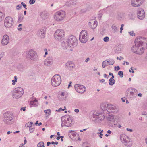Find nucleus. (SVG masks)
Here are the masks:
<instances>
[{
    "mask_svg": "<svg viewBox=\"0 0 147 147\" xmlns=\"http://www.w3.org/2000/svg\"><path fill=\"white\" fill-rule=\"evenodd\" d=\"M126 130L127 131H129L130 132H132L133 131V130L132 129L128 128H127Z\"/></svg>",
    "mask_w": 147,
    "mask_h": 147,
    "instance_id": "52",
    "label": "nucleus"
},
{
    "mask_svg": "<svg viewBox=\"0 0 147 147\" xmlns=\"http://www.w3.org/2000/svg\"><path fill=\"white\" fill-rule=\"evenodd\" d=\"M66 42L69 46H76L78 43V40L76 37L74 36L71 35L69 36L66 38Z\"/></svg>",
    "mask_w": 147,
    "mask_h": 147,
    "instance_id": "2",
    "label": "nucleus"
},
{
    "mask_svg": "<svg viewBox=\"0 0 147 147\" xmlns=\"http://www.w3.org/2000/svg\"><path fill=\"white\" fill-rule=\"evenodd\" d=\"M107 76L106 74H104V76L105 78H106L107 79H108V77H109V76H108V77H107Z\"/></svg>",
    "mask_w": 147,
    "mask_h": 147,
    "instance_id": "57",
    "label": "nucleus"
},
{
    "mask_svg": "<svg viewBox=\"0 0 147 147\" xmlns=\"http://www.w3.org/2000/svg\"><path fill=\"white\" fill-rule=\"evenodd\" d=\"M31 126V125H29V124L28 123H27L25 125V127H29Z\"/></svg>",
    "mask_w": 147,
    "mask_h": 147,
    "instance_id": "51",
    "label": "nucleus"
},
{
    "mask_svg": "<svg viewBox=\"0 0 147 147\" xmlns=\"http://www.w3.org/2000/svg\"><path fill=\"white\" fill-rule=\"evenodd\" d=\"M63 11H60L56 12L54 15V18L57 21H61L64 18Z\"/></svg>",
    "mask_w": 147,
    "mask_h": 147,
    "instance_id": "11",
    "label": "nucleus"
},
{
    "mask_svg": "<svg viewBox=\"0 0 147 147\" xmlns=\"http://www.w3.org/2000/svg\"><path fill=\"white\" fill-rule=\"evenodd\" d=\"M35 2V0H30L29 3L30 4H33Z\"/></svg>",
    "mask_w": 147,
    "mask_h": 147,
    "instance_id": "42",
    "label": "nucleus"
},
{
    "mask_svg": "<svg viewBox=\"0 0 147 147\" xmlns=\"http://www.w3.org/2000/svg\"><path fill=\"white\" fill-rule=\"evenodd\" d=\"M43 51L45 52V55L43 56V57H45L46 55L48 54V51H47V49H44Z\"/></svg>",
    "mask_w": 147,
    "mask_h": 147,
    "instance_id": "38",
    "label": "nucleus"
},
{
    "mask_svg": "<svg viewBox=\"0 0 147 147\" xmlns=\"http://www.w3.org/2000/svg\"><path fill=\"white\" fill-rule=\"evenodd\" d=\"M97 134L99 135V136L100 138H102V136H103V134L101 133H97Z\"/></svg>",
    "mask_w": 147,
    "mask_h": 147,
    "instance_id": "50",
    "label": "nucleus"
},
{
    "mask_svg": "<svg viewBox=\"0 0 147 147\" xmlns=\"http://www.w3.org/2000/svg\"><path fill=\"white\" fill-rule=\"evenodd\" d=\"M71 83H72V82H71V81H70V82L69 84L68 85V89L69 88V87L71 86Z\"/></svg>",
    "mask_w": 147,
    "mask_h": 147,
    "instance_id": "59",
    "label": "nucleus"
},
{
    "mask_svg": "<svg viewBox=\"0 0 147 147\" xmlns=\"http://www.w3.org/2000/svg\"><path fill=\"white\" fill-rule=\"evenodd\" d=\"M38 147H45L44 144L43 142H40L37 144Z\"/></svg>",
    "mask_w": 147,
    "mask_h": 147,
    "instance_id": "33",
    "label": "nucleus"
},
{
    "mask_svg": "<svg viewBox=\"0 0 147 147\" xmlns=\"http://www.w3.org/2000/svg\"><path fill=\"white\" fill-rule=\"evenodd\" d=\"M65 65L66 68L69 70L73 69L75 67V64L71 61L67 62L66 63Z\"/></svg>",
    "mask_w": 147,
    "mask_h": 147,
    "instance_id": "22",
    "label": "nucleus"
},
{
    "mask_svg": "<svg viewBox=\"0 0 147 147\" xmlns=\"http://www.w3.org/2000/svg\"><path fill=\"white\" fill-rule=\"evenodd\" d=\"M129 34L130 35L132 36H135V34L134 33V32L133 31H131V32H129Z\"/></svg>",
    "mask_w": 147,
    "mask_h": 147,
    "instance_id": "37",
    "label": "nucleus"
},
{
    "mask_svg": "<svg viewBox=\"0 0 147 147\" xmlns=\"http://www.w3.org/2000/svg\"><path fill=\"white\" fill-rule=\"evenodd\" d=\"M19 147H24V146L23 144H22L20 145Z\"/></svg>",
    "mask_w": 147,
    "mask_h": 147,
    "instance_id": "64",
    "label": "nucleus"
},
{
    "mask_svg": "<svg viewBox=\"0 0 147 147\" xmlns=\"http://www.w3.org/2000/svg\"><path fill=\"white\" fill-rule=\"evenodd\" d=\"M121 100H122L123 102H125V99H124L123 98H121Z\"/></svg>",
    "mask_w": 147,
    "mask_h": 147,
    "instance_id": "63",
    "label": "nucleus"
},
{
    "mask_svg": "<svg viewBox=\"0 0 147 147\" xmlns=\"http://www.w3.org/2000/svg\"><path fill=\"white\" fill-rule=\"evenodd\" d=\"M64 111V109H62L61 108H60L59 109L57 110H56V111H58V112H61V111Z\"/></svg>",
    "mask_w": 147,
    "mask_h": 147,
    "instance_id": "47",
    "label": "nucleus"
},
{
    "mask_svg": "<svg viewBox=\"0 0 147 147\" xmlns=\"http://www.w3.org/2000/svg\"><path fill=\"white\" fill-rule=\"evenodd\" d=\"M77 0H69L65 3V5L70 6L71 5H76L77 3Z\"/></svg>",
    "mask_w": 147,
    "mask_h": 147,
    "instance_id": "24",
    "label": "nucleus"
},
{
    "mask_svg": "<svg viewBox=\"0 0 147 147\" xmlns=\"http://www.w3.org/2000/svg\"><path fill=\"white\" fill-rule=\"evenodd\" d=\"M21 4L23 5V6L24 7V8L26 9H27V8H26L27 6L26 4L24 3L23 2H22Z\"/></svg>",
    "mask_w": 147,
    "mask_h": 147,
    "instance_id": "45",
    "label": "nucleus"
},
{
    "mask_svg": "<svg viewBox=\"0 0 147 147\" xmlns=\"http://www.w3.org/2000/svg\"><path fill=\"white\" fill-rule=\"evenodd\" d=\"M61 119L62 121V124L61 125V126L62 127H63L64 126V116H63L61 118Z\"/></svg>",
    "mask_w": 147,
    "mask_h": 147,
    "instance_id": "34",
    "label": "nucleus"
},
{
    "mask_svg": "<svg viewBox=\"0 0 147 147\" xmlns=\"http://www.w3.org/2000/svg\"><path fill=\"white\" fill-rule=\"evenodd\" d=\"M126 63L127 65L129 64V63L127 61H124V63H123V65H125V63Z\"/></svg>",
    "mask_w": 147,
    "mask_h": 147,
    "instance_id": "53",
    "label": "nucleus"
},
{
    "mask_svg": "<svg viewBox=\"0 0 147 147\" xmlns=\"http://www.w3.org/2000/svg\"><path fill=\"white\" fill-rule=\"evenodd\" d=\"M88 25L90 28L92 29H94L97 25V22L96 20H91V21L89 22Z\"/></svg>",
    "mask_w": 147,
    "mask_h": 147,
    "instance_id": "23",
    "label": "nucleus"
},
{
    "mask_svg": "<svg viewBox=\"0 0 147 147\" xmlns=\"http://www.w3.org/2000/svg\"><path fill=\"white\" fill-rule=\"evenodd\" d=\"M9 37L7 35H5L3 37L1 43L3 45H7L9 42Z\"/></svg>",
    "mask_w": 147,
    "mask_h": 147,
    "instance_id": "21",
    "label": "nucleus"
},
{
    "mask_svg": "<svg viewBox=\"0 0 147 147\" xmlns=\"http://www.w3.org/2000/svg\"><path fill=\"white\" fill-rule=\"evenodd\" d=\"M38 34L41 38H44L45 36V31L44 29H42L38 31Z\"/></svg>",
    "mask_w": 147,
    "mask_h": 147,
    "instance_id": "26",
    "label": "nucleus"
},
{
    "mask_svg": "<svg viewBox=\"0 0 147 147\" xmlns=\"http://www.w3.org/2000/svg\"><path fill=\"white\" fill-rule=\"evenodd\" d=\"M100 82L103 83L105 82V80L104 79H102L100 80Z\"/></svg>",
    "mask_w": 147,
    "mask_h": 147,
    "instance_id": "58",
    "label": "nucleus"
},
{
    "mask_svg": "<svg viewBox=\"0 0 147 147\" xmlns=\"http://www.w3.org/2000/svg\"><path fill=\"white\" fill-rule=\"evenodd\" d=\"M109 38L108 37L106 36L104 38L103 40L104 42H107L109 41Z\"/></svg>",
    "mask_w": 147,
    "mask_h": 147,
    "instance_id": "39",
    "label": "nucleus"
},
{
    "mask_svg": "<svg viewBox=\"0 0 147 147\" xmlns=\"http://www.w3.org/2000/svg\"><path fill=\"white\" fill-rule=\"evenodd\" d=\"M34 130V126L31 125L29 128L30 132V133L33 132Z\"/></svg>",
    "mask_w": 147,
    "mask_h": 147,
    "instance_id": "35",
    "label": "nucleus"
},
{
    "mask_svg": "<svg viewBox=\"0 0 147 147\" xmlns=\"http://www.w3.org/2000/svg\"><path fill=\"white\" fill-rule=\"evenodd\" d=\"M115 63L112 59H109L103 61L102 63V67L104 68L106 66L113 65Z\"/></svg>",
    "mask_w": 147,
    "mask_h": 147,
    "instance_id": "16",
    "label": "nucleus"
},
{
    "mask_svg": "<svg viewBox=\"0 0 147 147\" xmlns=\"http://www.w3.org/2000/svg\"><path fill=\"white\" fill-rule=\"evenodd\" d=\"M100 107L102 110L105 111L107 110V111H108V110H107V107L106 105L104 104H101L100 106Z\"/></svg>",
    "mask_w": 147,
    "mask_h": 147,
    "instance_id": "30",
    "label": "nucleus"
},
{
    "mask_svg": "<svg viewBox=\"0 0 147 147\" xmlns=\"http://www.w3.org/2000/svg\"><path fill=\"white\" fill-rule=\"evenodd\" d=\"M80 41L82 43H86L88 39V34L87 31L86 30H83L80 33L79 36Z\"/></svg>",
    "mask_w": 147,
    "mask_h": 147,
    "instance_id": "4",
    "label": "nucleus"
},
{
    "mask_svg": "<svg viewBox=\"0 0 147 147\" xmlns=\"http://www.w3.org/2000/svg\"><path fill=\"white\" fill-rule=\"evenodd\" d=\"M12 84L13 85H14L15 84V82H17V81H16L15 80H12Z\"/></svg>",
    "mask_w": 147,
    "mask_h": 147,
    "instance_id": "54",
    "label": "nucleus"
},
{
    "mask_svg": "<svg viewBox=\"0 0 147 147\" xmlns=\"http://www.w3.org/2000/svg\"><path fill=\"white\" fill-rule=\"evenodd\" d=\"M111 28L113 33H116L118 32L117 28L115 24H113L111 26Z\"/></svg>",
    "mask_w": 147,
    "mask_h": 147,
    "instance_id": "28",
    "label": "nucleus"
},
{
    "mask_svg": "<svg viewBox=\"0 0 147 147\" xmlns=\"http://www.w3.org/2000/svg\"><path fill=\"white\" fill-rule=\"evenodd\" d=\"M74 88L76 91L80 93H83L86 91V87L82 85L75 84Z\"/></svg>",
    "mask_w": 147,
    "mask_h": 147,
    "instance_id": "12",
    "label": "nucleus"
},
{
    "mask_svg": "<svg viewBox=\"0 0 147 147\" xmlns=\"http://www.w3.org/2000/svg\"><path fill=\"white\" fill-rule=\"evenodd\" d=\"M61 82V79L59 74H55L51 80V84L53 87H56L59 86Z\"/></svg>",
    "mask_w": 147,
    "mask_h": 147,
    "instance_id": "1",
    "label": "nucleus"
},
{
    "mask_svg": "<svg viewBox=\"0 0 147 147\" xmlns=\"http://www.w3.org/2000/svg\"><path fill=\"white\" fill-rule=\"evenodd\" d=\"M121 50V49L119 47L117 48L115 51L116 53H119Z\"/></svg>",
    "mask_w": 147,
    "mask_h": 147,
    "instance_id": "44",
    "label": "nucleus"
},
{
    "mask_svg": "<svg viewBox=\"0 0 147 147\" xmlns=\"http://www.w3.org/2000/svg\"><path fill=\"white\" fill-rule=\"evenodd\" d=\"M38 101L36 99L30 102V105L31 106H36L38 105Z\"/></svg>",
    "mask_w": 147,
    "mask_h": 147,
    "instance_id": "27",
    "label": "nucleus"
},
{
    "mask_svg": "<svg viewBox=\"0 0 147 147\" xmlns=\"http://www.w3.org/2000/svg\"><path fill=\"white\" fill-rule=\"evenodd\" d=\"M44 112L47 115V116H49L51 115V111L49 109L45 110Z\"/></svg>",
    "mask_w": 147,
    "mask_h": 147,
    "instance_id": "32",
    "label": "nucleus"
},
{
    "mask_svg": "<svg viewBox=\"0 0 147 147\" xmlns=\"http://www.w3.org/2000/svg\"><path fill=\"white\" fill-rule=\"evenodd\" d=\"M64 92H61V93L59 92L58 96L59 99L60 100H63L64 98Z\"/></svg>",
    "mask_w": 147,
    "mask_h": 147,
    "instance_id": "29",
    "label": "nucleus"
},
{
    "mask_svg": "<svg viewBox=\"0 0 147 147\" xmlns=\"http://www.w3.org/2000/svg\"><path fill=\"white\" fill-rule=\"evenodd\" d=\"M144 0H132L131 4L134 7L140 6L143 2Z\"/></svg>",
    "mask_w": 147,
    "mask_h": 147,
    "instance_id": "19",
    "label": "nucleus"
},
{
    "mask_svg": "<svg viewBox=\"0 0 147 147\" xmlns=\"http://www.w3.org/2000/svg\"><path fill=\"white\" fill-rule=\"evenodd\" d=\"M64 34V31L61 29H58L56 30L54 34L55 38L59 41L61 40L63 37Z\"/></svg>",
    "mask_w": 147,
    "mask_h": 147,
    "instance_id": "10",
    "label": "nucleus"
},
{
    "mask_svg": "<svg viewBox=\"0 0 147 147\" xmlns=\"http://www.w3.org/2000/svg\"><path fill=\"white\" fill-rule=\"evenodd\" d=\"M118 75L120 76V77L122 78L123 76V72L122 71H120L118 72Z\"/></svg>",
    "mask_w": 147,
    "mask_h": 147,
    "instance_id": "36",
    "label": "nucleus"
},
{
    "mask_svg": "<svg viewBox=\"0 0 147 147\" xmlns=\"http://www.w3.org/2000/svg\"><path fill=\"white\" fill-rule=\"evenodd\" d=\"M53 63V58L51 56L47 58L44 61V65L47 66H50Z\"/></svg>",
    "mask_w": 147,
    "mask_h": 147,
    "instance_id": "18",
    "label": "nucleus"
},
{
    "mask_svg": "<svg viewBox=\"0 0 147 147\" xmlns=\"http://www.w3.org/2000/svg\"><path fill=\"white\" fill-rule=\"evenodd\" d=\"M124 59L121 56H120L119 57V60H121V59Z\"/></svg>",
    "mask_w": 147,
    "mask_h": 147,
    "instance_id": "61",
    "label": "nucleus"
},
{
    "mask_svg": "<svg viewBox=\"0 0 147 147\" xmlns=\"http://www.w3.org/2000/svg\"><path fill=\"white\" fill-rule=\"evenodd\" d=\"M137 16L138 18L140 20L143 19L145 16V12L142 9H139L137 10Z\"/></svg>",
    "mask_w": 147,
    "mask_h": 147,
    "instance_id": "20",
    "label": "nucleus"
},
{
    "mask_svg": "<svg viewBox=\"0 0 147 147\" xmlns=\"http://www.w3.org/2000/svg\"><path fill=\"white\" fill-rule=\"evenodd\" d=\"M115 82L114 79L110 78L109 82V84L110 85H113L115 84Z\"/></svg>",
    "mask_w": 147,
    "mask_h": 147,
    "instance_id": "31",
    "label": "nucleus"
},
{
    "mask_svg": "<svg viewBox=\"0 0 147 147\" xmlns=\"http://www.w3.org/2000/svg\"><path fill=\"white\" fill-rule=\"evenodd\" d=\"M89 60H90V58L89 57H88L86 59L85 61V62L87 63L88 62V61H89Z\"/></svg>",
    "mask_w": 147,
    "mask_h": 147,
    "instance_id": "55",
    "label": "nucleus"
},
{
    "mask_svg": "<svg viewBox=\"0 0 147 147\" xmlns=\"http://www.w3.org/2000/svg\"><path fill=\"white\" fill-rule=\"evenodd\" d=\"M72 125V117L69 115H65V126L71 127Z\"/></svg>",
    "mask_w": 147,
    "mask_h": 147,
    "instance_id": "13",
    "label": "nucleus"
},
{
    "mask_svg": "<svg viewBox=\"0 0 147 147\" xmlns=\"http://www.w3.org/2000/svg\"><path fill=\"white\" fill-rule=\"evenodd\" d=\"M115 69V70L118 71L120 69V67L119 66H115L114 67Z\"/></svg>",
    "mask_w": 147,
    "mask_h": 147,
    "instance_id": "43",
    "label": "nucleus"
},
{
    "mask_svg": "<svg viewBox=\"0 0 147 147\" xmlns=\"http://www.w3.org/2000/svg\"><path fill=\"white\" fill-rule=\"evenodd\" d=\"M109 118L110 119L109 120L110 121H114V117L113 116H110Z\"/></svg>",
    "mask_w": 147,
    "mask_h": 147,
    "instance_id": "46",
    "label": "nucleus"
},
{
    "mask_svg": "<svg viewBox=\"0 0 147 147\" xmlns=\"http://www.w3.org/2000/svg\"><path fill=\"white\" fill-rule=\"evenodd\" d=\"M13 119V117L11 113L7 112L3 114V120L4 122L6 124H10V121Z\"/></svg>",
    "mask_w": 147,
    "mask_h": 147,
    "instance_id": "7",
    "label": "nucleus"
},
{
    "mask_svg": "<svg viewBox=\"0 0 147 147\" xmlns=\"http://www.w3.org/2000/svg\"><path fill=\"white\" fill-rule=\"evenodd\" d=\"M93 117L95 119L94 122L97 123H100L104 119V117L101 114L97 113H94Z\"/></svg>",
    "mask_w": 147,
    "mask_h": 147,
    "instance_id": "15",
    "label": "nucleus"
},
{
    "mask_svg": "<svg viewBox=\"0 0 147 147\" xmlns=\"http://www.w3.org/2000/svg\"><path fill=\"white\" fill-rule=\"evenodd\" d=\"M51 144V142H48L47 143V146H49Z\"/></svg>",
    "mask_w": 147,
    "mask_h": 147,
    "instance_id": "60",
    "label": "nucleus"
},
{
    "mask_svg": "<svg viewBox=\"0 0 147 147\" xmlns=\"http://www.w3.org/2000/svg\"><path fill=\"white\" fill-rule=\"evenodd\" d=\"M22 24H20L18 26V30L21 31L22 30V28H21V26H22Z\"/></svg>",
    "mask_w": 147,
    "mask_h": 147,
    "instance_id": "48",
    "label": "nucleus"
},
{
    "mask_svg": "<svg viewBox=\"0 0 147 147\" xmlns=\"http://www.w3.org/2000/svg\"><path fill=\"white\" fill-rule=\"evenodd\" d=\"M79 110L78 109H76L74 110V111L76 113H78L79 112Z\"/></svg>",
    "mask_w": 147,
    "mask_h": 147,
    "instance_id": "56",
    "label": "nucleus"
},
{
    "mask_svg": "<svg viewBox=\"0 0 147 147\" xmlns=\"http://www.w3.org/2000/svg\"><path fill=\"white\" fill-rule=\"evenodd\" d=\"M13 23V18L11 17H6L5 19L4 25L7 28L11 27Z\"/></svg>",
    "mask_w": 147,
    "mask_h": 147,
    "instance_id": "14",
    "label": "nucleus"
},
{
    "mask_svg": "<svg viewBox=\"0 0 147 147\" xmlns=\"http://www.w3.org/2000/svg\"><path fill=\"white\" fill-rule=\"evenodd\" d=\"M26 53L28 57L31 60L35 61L38 59V55L37 53L33 49L26 51Z\"/></svg>",
    "mask_w": 147,
    "mask_h": 147,
    "instance_id": "5",
    "label": "nucleus"
},
{
    "mask_svg": "<svg viewBox=\"0 0 147 147\" xmlns=\"http://www.w3.org/2000/svg\"><path fill=\"white\" fill-rule=\"evenodd\" d=\"M121 141L127 146L131 147L132 145V142L130 141L128 137L124 134H122L120 135Z\"/></svg>",
    "mask_w": 147,
    "mask_h": 147,
    "instance_id": "6",
    "label": "nucleus"
},
{
    "mask_svg": "<svg viewBox=\"0 0 147 147\" xmlns=\"http://www.w3.org/2000/svg\"><path fill=\"white\" fill-rule=\"evenodd\" d=\"M107 108L109 111H108L109 112H111L113 113H116L119 111V109L115 106L111 104H109L107 105Z\"/></svg>",
    "mask_w": 147,
    "mask_h": 147,
    "instance_id": "17",
    "label": "nucleus"
},
{
    "mask_svg": "<svg viewBox=\"0 0 147 147\" xmlns=\"http://www.w3.org/2000/svg\"><path fill=\"white\" fill-rule=\"evenodd\" d=\"M3 13L1 12L0 11V20H1L3 17Z\"/></svg>",
    "mask_w": 147,
    "mask_h": 147,
    "instance_id": "41",
    "label": "nucleus"
},
{
    "mask_svg": "<svg viewBox=\"0 0 147 147\" xmlns=\"http://www.w3.org/2000/svg\"><path fill=\"white\" fill-rule=\"evenodd\" d=\"M61 138V136H60L59 135H58L57 137V140H59Z\"/></svg>",
    "mask_w": 147,
    "mask_h": 147,
    "instance_id": "62",
    "label": "nucleus"
},
{
    "mask_svg": "<svg viewBox=\"0 0 147 147\" xmlns=\"http://www.w3.org/2000/svg\"><path fill=\"white\" fill-rule=\"evenodd\" d=\"M4 53L3 52H1L0 53V59L3 57L4 56Z\"/></svg>",
    "mask_w": 147,
    "mask_h": 147,
    "instance_id": "40",
    "label": "nucleus"
},
{
    "mask_svg": "<svg viewBox=\"0 0 147 147\" xmlns=\"http://www.w3.org/2000/svg\"><path fill=\"white\" fill-rule=\"evenodd\" d=\"M146 49V47H132L131 50L133 53L139 55H141L144 53V50Z\"/></svg>",
    "mask_w": 147,
    "mask_h": 147,
    "instance_id": "8",
    "label": "nucleus"
},
{
    "mask_svg": "<svg viewBox=\"0 0 147 147\" xmlns=\"http://www.w3.org/2000/svg\"><path fill=\"white\" fill-rule=\"evenodd\" d=\"M24 93L23 89L21 87H18L15 88L13 94V97L16 98L21 97Z\"/></svg>",
    "mask_w": 147,
    "mask_h": 147,
    "instance_id": "9",
    "label": "nucleus"
},
{
    "mask_svg": "<svg viewBox=\"0 0 147 147\" xmlns=\"http://www.w3.org/2000/svg\"><path fill=\"white\" fill-rule=\"evenodd\" d=\"M21 7V5H19L16 6V9L17 10H19Z\"/></svg>",
    "mask_w": 147,
    "mask_h": 147,
    "instance_id": "49",
    "label": "nucleus"
},
{
    "mask_svg": "<svg viewBox=\"0 0 147 147\" xmlns=\"http://www.w3.org/2000/svg\"><path fill=\"white\" fill-rule=\"evenodd\" d=\"M127 91H130V94L131 96H133L134 94V93H136L137 92V90L134 88H131L128 89Z\"/></svg>",
    "mask_w": 147,
    "mask_h": 147,
    "instance_id": "25",
    "label": "nucleus"
},
{
    "mask_svg": "<svg viewBox=\"0 0 147 147\" xmlns=\"http://www.w3.org/2000/svg\"><path fill=\"white\" fill-rule=\"evenodd\" d=\"M134 43L135 46H147V39L143 37L138 36L135 39Z\"/></svg>",
    "mask_w": 147,
    "mask_h": 147,
    "instance_id": "3",
    "label": "nucleus"
}]
</instances>
